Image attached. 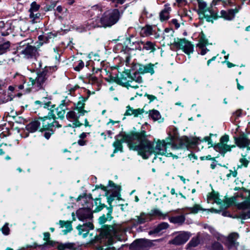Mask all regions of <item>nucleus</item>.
<instances>
[{
  "instance_id": "obj_1",
  "label": "nucleus",
  "mask_w": 250,
  "mask_h": 250,
  "mask_svg": "<svg viewBox=\"0 0 250 250\" xmlns=\"http://www.w3.org/2000/svg\"><path fill=\"white\" fill-rule=\"evenodd\" d=\"M173 132H169L170 141H158L155 146L154 143L148 141L145 131L131 134H119L114 143L115 147L114 153L118 151H122L123 143H126L131 149L137 150L138 154L143 158L147 159L152 153L172 156L173 152L176 149L187 147H195L200 142L197 138H193L190 140L187 137L184 139H177V130L174 127L170 128Z\"/></svg>"
},
{
  "instance_id": "obj_2",
  "label": "nucleus",
  "mask_w": 250,
  "mask_h": 250,
  "mask_svg": "<svg viewBox=\"0 0 250 250\" xmlns=\"http://www.w3.org/2000/svg\"><path fill=\"white\" fill-rule=\"evenodd\" d=\"M89 14L95 17L89 19L83 25L80 32H84L96 27H110L118 22L121 17V14L117 9H109L102 14V8L95 5L89 10Z\"/></svg>"
},
{
  "instance_id": "obj_3",
  "label": "nucleus",
  "mask_w": 250,
  "mask_h": 250,
  "mask_svg": "<svg viewBox=\"0 0 250 250\" xmlns=\"http://www.w3.org/2000/svg\"><path fill=\"white\" fill-rule=\"evenodd\" d=\"M51 68L45 67L44 69L38 74L36 79L29 78L27 81L23 77H21L22 84L16 85L19 89H25L26 91H30L31 89L35 90H39L42 88L44 83L47 82L51 73Z\"/></svg>"
},
{
  "instance_id": "obj_4",
  "label": "nucleus",
  "mask_w": 250,
  "mask_h": 250,
  "mask_svg": "<svg viewBox=\"0 0 250 250\" xmlns=\"http://www.w3.org/2000/svg\"><path fill=\"white\" fill-rule=\"evenodd\" d=\"M136 72L130 75L128 73L123 72L120 77L115 78V81L127 89L129 88L136 89L139 88V84L143 82L140 74H144L145 65H136Z\"/></svg>"
},
{
  "instance_id": "obj_5",
  "label": "nucleus",
  "mask_w": 250,
  "mask_h": 250,
  "mask_svg": "<svg viewBox=\"0 0 250 250\" xmlns=\"http://www.w3.org/2000/svg\"><path fill=\"white\" fill-rule=\"evenodd\" d=\"M21 54L23 55L24 57L27 59H35L38 63V66L35 64L34 68L39 69L41 67V62L36 60L37 57L39 56L38 49L34 46L26 43L25 41L20 42L18 48Z\"/></svg>"
},
{
  "instance_id": "obj_6",
  "label": "nucleus",
  "mask_w": 250,
  "mask_h": 250,
  "mask_svg": "<svg viewBox=\"0 0 250 250\" xmlns=\"http://www.w3.org/2000/svg\"><path fill=\"white\" fill-rule=\"evenodd\" d=\"M120 227L119 225H114L113 226H105L101 231L102 235L107 238L109 245H111L114 243V239L122 240L121 237V233H119Z\"/></svg>"
},
{
  "instance_id": "obj_7",
  "label": "nucleus",
  "mask_w": 250,
  "mask_h": 250,
  "mask_svg": "<svg viewBox=\"0 0 250 250\" xmlns=\"http://www.w3.org/2000/svg\"><path fill=\"white\" fill-rule=\"evenodd\" d=\"M100 187L104 191H106L105 195L108 196L107 201L109 204L114 200L115 197H118L119 195L120 187L115 185L111 181H109L107 187H105L102 185Z\"/></svg>"
},
{
  "instance_id": "obj_8",
  "label": "nucleus",
  "mask_w": 250,
  "mask_h": 250,
  "mask_svg": "<svg viewBox=\"0 0 250 250\" xmlns=\"http://www.w3.org/2000/svg\"><path fill=\"white\" fill-rule=\"evenodd\" d=\"M172 46L178 49H182L188 55L193 51V46L190 42L185 39H180L173 42Z\"/></svg>"
},
{
  "instance_id": "obj_9",
  "label": "nucleus",
  "mask_w": 250,
  "mask_h": 250,
  "mask_svg": "<svg viewBox=\"0 0 250 250\" xmlns=\"http://www.w3.org/2000/svg\"><path fill=\"white\" fill-rule=\"evenodd\" d=\"M229 140V136L227 135L223 136L220 140V142L214 146L215 150L222 154H225L227 152L230 151L231 147L235 146H230L227 144Z\"/></svg>"
},
{
  "instance_id": "obj_10",
  "label": "nucleus",
  "mask_w": 250,
  "mask_h": 250,
  "mask_svg": "<svg viewBox=\"0 0 250 250\" xmlns=\"http://www.w3.org/2000/svg\"><path fill=\"white\" fill-rule=\"evenodd\" d=\"M152 246L151 241L146 239L137 240L131 244V247L134 250H148Z\"/></svg>"
},
{
  "instance_id": "obj_11",
  "label": "nucleus",
  "mask_w": 250,
  "mask_h": 250,
  "mask_svg": "<svg viewBox=\"0 0 250 250\" xmlns=\"http://www.w3.org/2000/svg\"><path fill=\"white\" fill-rule=\"evenodd\" d=\"M78 218L83 222L92 221L93 214L88 208H79L76 212Z\"/></svg>"
},
{
  "instance_id": "obj_12",
  "label": "nucleus",
  "mask_w": 250,
  "mask_h": 250,
  "mask_svg": "<svg viewBox=\"0 0 250 250\" xmlns=\"http://www.w3.org/2000/svg\"><path fill=\"white\" fill-rule=\"evenodd\" d=\"M237 208L241 209L242 211L240 212L239 217L242 219L245 220L250 218V202L249 201H244V202L238 204Z\"/></svg>"
},
{
  "instance_id": "obj_13",
  "label": "nucleus",
  "mask_w": 250,
  "mask_h": 250,
  "mask_svg": "<svg viewBox=\"0 0 250 250\" xmlns=\"http://www.w3.org/2000/svg\"><path fill=\"white\" fill-rule=\"evenodd\" d=\"M241 9V5H237L235 8H230L227 10H221V17L226 20L232 21L235 17V15Z\"/></svg>"
},
{
  "instance_id": "obj_14",
  "label": "nucleus",
  "mask_w": 250,
  "mask_h": 250,
  "mask_svg": "<svg viewBox=\"0 0 250 250\" xmlns=\"http://www.w3.org/2000/svg\"><path fill=\"white\" fill-rule=\"evenodd\" d=\"M190 236L189 233L181 231L170 241V243L175 245H181L185 243Z\"/></svg>"
},
{
  "instance_id": "obj_15",
  "label": "nucleus",
  "mask_w": 250,
  "mask_h": 250,
  "mask_svg": "<svg viewBox=\"0 0 250 250\" xmlns=\"http://www.w3.org/2000/svg\"><path fill=\"white\" fill-rule=\"evenodd\" d=\"M93 229L94 226L92 221L86 222L83 225H79L77 227L79 235H82L83 238H85L87 236L89 230Z\"/></svg>"
},
{
  "instance_id": "obj_16",
  "label": "nucleus",
  "mask_w": 250,
  "mask_h": 250,
  "mask_svg": "<svg viewBox=\"0 0 250 250\" xmlns=\"http://www.w3.org/2000/svg\"><path fill=\"white\" fill-rule=\"evenodd\" d=\"M83 115L81 113L79 112L78 111H76V109H74V110L69 111L66 114V118L71 122H75L73 125V127H75L77 126H79L81 125V124L78 121V119L80 118L81 116Z\"/></svg>"
},
{
  "instance_id": "obj_17",
  "label": "nucleus",
  "mask_w": 250,
  "mask_h": 250,
  "mask_svg": "<svg viewBox=\"0 0 250 250\" xmlns=\"http://www.w3.org/2000/svg\"><path fill=\"white\" fill-rule=\"evenodd\" d=\"M84 91L87 94V96L86 97L82 96L80 98V100L77 103L75 108L76 111H79V112L81 113L83 115H84L86 112V111L83 109L85 104L84 102L88 99L90 95L91 94V92L90 90L84 89Z\"/></svg>"
},
{
  "instance_id": "obj_18",
  "label": "nucleus",
  "mask_w": 250,
  "mask_h": 250,
  "mask_svg": "<svg viewBox=\"0 0 250 250\" xmlns=\"http://www.w3.org/2000/svg\"><path fill=\"white\" fill-rule=\"evenodd\" d=\"M238 237V234L235 232L231 233L229 235L226 242V245L229 249L236 248L238 246V243L236 240Z\"/></svg>"
},
{
  "instance_id": "obj_19",
  "label": "nucleus",
  "mask_w": 250,
  "mask_h": 250,
  "mask_svg": "<svg viewBox=\"0 0 250 250\" xmlns=\"http://www.w3.org/2000/svg\"><path fill=\"white\" fill-rule=\"evenodd\" d=\"M138 44L139 47L137 48L140 50L146 49L153 52L155 50V43L150 41H147L146 42H141L138 43Z\"/></svg>"
},
{
  "instance_id": "obj_20",
  "label": "nucleus",
  "mask_w": 250,
  "mask_h": 250,
  "mask_svg": "<svg viewBox=\"0 0 250 250\" xmlns=\"http://www.w3.org/2000/svg\"><path fill=\"white\" fill-rule=\"evenodd\" d=\"M200 15H202L208 21H212L217 18L216 13L211 8L205 10Z\"/></svg>"
},
{
  "instance_id": "obj_21",
  "label": "nucleus",
  "mask_w": 250,
  "mask_h": 250,
  "mask_svg": "<svg viewBox=\"0 0 250 250\" xmlns=\"http://www.w3.org/2000/svg\"><path fill=\"white\" fill-rule=\"evenodd\" d=\"M151 221L153 220V217L155 216L158 217L159 219H165L167 216H168V213H163L161 210L158 209L154 208L152 209L149 212Z\"/></svg>"
},
{
  "instance_id": "obj_22",
  "label": "nucleus",
  "mask_w": 250,
  "mask_h": 250,
  "mask_svg": "<svg viewBox=\"0 0 250 250\" xmlns=\"http://www.w3.org/2000/svg\"><path fill=\"white\" fill-rule=\"evenodd\" d=\"M235 143L239 147H247L250 144V141L248 138L244 136H241L235 138Z\"/></svg>"
},
{
  "instance_id": "obj_23",
  "label": "nucleus",
  "mask_w": 250,
  "mask_h": 250,
  "mask_svg": "<svg viewBox=\"0 0 250 250\" xmlns=\"http://www.w3.org/2000/svg\"><path fill=\"white\" fill-rule=\"evenodd\" d=\"M169 225L167 223L163 222L159 224L153 230H150L148 232L149 235L154 234H157L160 232L162 230L167 229Z\"/></svg>"
},
{
  "instance_id": "obj_24",
  "label": "nucleus",
  "mask_w": 250,
  "mask_h": 250,
  "mask_svg": "<svg viewBox=\"0 0 250 250\" xmlns=\"http://www.w3.org/2000/svg\"><path fill=\"white\" fill-rule=\"evenodd\" d=\"M208 42L205 40H201L197 44V47L199 48V51L202 55H204L208 51L206 47Z\"/></svg>"
},
{
  "instance_id": "obj_25",
  "label": "nucleus",
  "mask_w": 250,
  "mask_h": 250,
  "mask_svg": "<svg viewBox=\"0 0 250 250\" xmlns=\"http://www.w3.org/2000/svg\"><path fill=\"white\" fill-rule=\"evenodd\" d=\"M51 98L50 96L43 97L41 100L36 101L35 102L36 104H41L43 105L44 108L48 107L51 104Z\"/></svg>"
},
{
  "instance_id": "obj_26",
  "label": "nucleus",
  "mask_w": 250,
  "mask_h": 250,
  "mask_svg": "<svg viewBox=\"0 0 250 250\" xmlns=\"http://www.w3.org/2000/svg\"><path fill=\"white\" fill-rule=\"evenodd\" d=\"M185 220V216L184 215L170 217L169 218V221L170 223L178 225H182L183 224Z\"/></svg>"
},
{
  "instance_id": "obj_27",
  "label": "nucleus",
  "mask_w": 250,
  "mask_h": 250,
  "mask_svg": "<svg viewBox=\"0 0 250 250\" xmlns=\"http://www.w3.org/2000/svg\"><path fill=\"white\" fill-rule=\"evenodd\" d=\"M40 125L41 123L39 121H34L28 124L26 126V128L30 132H34L37 130Z\"/></svg>"
},
{
  "instance_id": "obj_28",
  "label": "nucleus",
  "mask_w": 250,
  "mask_h": 250,
  "mask_svg": "<svg viewBox=\"0 0 250 250\" xmlns=\"http://www.w3.org/2000/svg\"><path fill=\"white\" fill-rule=\"evenodd\" d=\"M171 10V8L169 5L166 4L165 8L160 13V18L161 21H166L169 18V13Z\"/></svg>"
},
{
  "instance_id": "obj_29",
  "label": "nucleus",
  "mask_w": 250,
  "mask_h": 250,
  "mask_svg": "<svg viewBox=\"0 0 250 250\" xmlns=\"http://www.w3.org/2000/svg\"><path fill=\"white\" fill-rule=\"evenodd\" d=\"M59 224L61 228L65 227V229L62 230L63 234H66L68 232H70L72 229V227L71 223L70 221L64 222L63 221L60 220L59 221Z\"/></svg>"
},
{
  "instance_id": "obj_30",
  "label": "nucleus",
  "mask_w": 250,
  "mask_h": 250,
  "mask_svg": "<svg viewBox=\"0 0 250 250\" xmlns=\"http://www.w3.org/2000/svg\"><path fill=\"white\" fill-rule=\"evenodd\" d=\"M151 219L150 215L148 213H145L142 212L140 214V215L137 216V223L139 224H142L146 223V222L150 221Z\"/></svg>"
},
{
  "instance_id": "obj_31",
  "label": "nucleus",
  "mask_w": 250,
  "mask_h": 250,
  "mask_svg": "<svg viewBox=\"0 0 250 250\" xmlns=\"http://www.w3.org/2000/svg\"><path fill=\"white\" fill-rule=\"evenodd\" d=\"M42 125L44 129H49L51 128V125L52 124L53 118H51L48 117H44L42 118Z\"/></svg>"
},
{
  "instance_id": "obj_32",
  "label": "nucleus",
  "mask_w": 250,
  "mask_h": 250,
  "mask_svg": "<svg viewBox=\"0 0 250 250\" xmlns=\"http://www.w3.org/2000/svg\"><path fill=\"white\" fill-rule=\"evenodd\" d=\"M200 239L198 237H193L187 245L188 249L189 250H192L193 249L197 247L200 243Z\"/></svg>"
},
{
  "instance_id": "obj_33",
  "label": "nucleus",
  "mask_w": 250,
  "mask_h": 250,
  "mask_svg": "<svg viewBox=\"0 0 250 250\" xmlns=\"http://www.w3.org/2000/svg\"><path fill=\"white\" fill-rule=\"evenodd\" d=\"M108 213H107L106 216L104 215L101 216L99 219V222L101 224H103L107 220H110L111 219V214L112 213V210L111 208H108Z\"/></svg>"
},
{
  "instance_id": "obj_34",
  "label": "nucleus",
  "mask_w": 250,
  "mask_h": 250,
  "mask_svg": "<svg viewBox=\"0 0 250 250\" xmlns=\"http://www.w3.org/2000/svg\"><path fill=\"white\" fill-rule=\"evenodd\" d=\"M104 205L101 204V201L99 199H96L94 202V205L92 206V209L95 212H98L101 210L104 207Z\"/></svg>"
},
{
  "instance_id": "obj_35",
  "label": "nucleus",
  "mask_w": 250,
  "mask_h": 250,
  "mask_svg": "<svg viewBox=\"0 0 250 250\" xmlns=\"http://www.w3.org/2000/svg\"><path fill=\"white\" fill-rule=\"evenodd\" d=\"M149 116L153 121H158L161 119V116L160 112L156 110H152L149 111Z\"/></svg>"
},
{
  "instance_id": "obj_36",
  "label": "nucleus",
  "mask_w": 250,
  "mask_h": 250,
  "mask_svg": "<svg viewBox=\"0 0 250 250\" xmlns=\"http://www.w3.org/2000/svg\"><path fill=\"white\" fill-rule=\"evenodd\" d=\"M74 244L71 243H66L64 244H60L58 246L59 250H66L72 249L74 248Z\"/></svg>"
},
{
  "instance_id": "obj_37",
  "label": "nucleus",
  "mask_w": 250,
  "mask_h": 250,
  "mask_svg": "<svg viewBox=\"0 0 250 250\" xmlns=\"http://www.w3.org/2000/svg\"><path fill=\"white\" fill-rule=\"evenodd\" d=\"M196 1H197L198 5V14L200 15V13L206 10L205 9L207 7V4L205 1L202 0H196Z\"/></svg>"
},
{
  "instance_id": "obj_38",
  "label": "nucleus",
  "mask_w": 250,
  "mask_h": 250,
  "mask_svg": "<svg viewBox=\"0 0 250 250\" xmlns=\"http://www.w3.org/2000/svg\"><path fill=\"white\" fill-rule=\"evenodd\" d=\"M66 109H67V107L64 103L60 104L59 107L57 108L58 115L60 117H64Z\"/></svg>"
},
{
  "instance_id": "obj_39",
  "label": "nucleus",
  "mask_w": 250,
  "mask_h": 250,
  "mask_svg": "<svg viewBox=\"0 0 250 250\" xmlns=\"http://www.w3.org/2000/svg\"><path fill=\"white\" fill-rule=\"evenodd\" d=\"M29 18L32 19V22H37L40 19L41 14L38 12H29Z\"/></svg>"
},
{
  "instance_id": "obj_40",
  "label": "nucleus",
  "mask_w": 250,
  "mask_h": 250,
  "mask_svg": "<svg viewBox=\"0 0 250 250\" xmlns=\"http://www.w3.org/2000/svg\"><path fill=\"white\" fill-rule=\"evenodd\" d=\"M10 47L9 42H7L0 44V55L5 53Z\"/></svg>"
},
{
  "instance_id": "obj_41",
  "label": "nucleus",
  "mask_w": 250,
  "mask_h": 250,
  "mask_svg": "<svg viewBox=\"0 0 250 250\" xmlns=\"http://www.w3.org/2000/svg\"><path fill=\"white\" fill-rule=\"evenodd\" d=\"M188 209L190 211V213H197L200 210H205L202 208L199 205H195L193 207L188 208Z\"/></svg>"
},
{
  "instance_id": "obj_42",
  "label": "nucleus",
  "mask_w": 250,
  "mask_h": 250,
  "mask_svg": "<svg viewBox=\"0 0 250 250\" xmlns=\"http://www.w3.org/2000/svg\"><path fill=\"white\" fill-rule=\"evenodd\" d=\"M40 8V5L37 4L36 2L34 1L30 5V8L29 10V12H38Z\"/></svg>"
},
{
  "instance_id": "obj_43",
  "label": "nucleus",
  "mask_w": 250,
  "mask_h": 250,
  "mask_svg": "<svg viewBox=\"0 0 250 250\" xmlns=\"http://www.w3.org/2000/svg\"><path fill=\"white\" fill-rule=\"evenodd\" d=\"M45 41L44 42H48L49 40L51 39H54L57 35V33L56 32H50L45 34Z\"/></svg>"
},
{
  "instance_id": "obj_44",
  "label": "nucleus",
  "mask_w": 250,
  "mask_h": 250,
  "mask_svg": "<svg viewBox=\"0 0 250 250\" xmlns=\"http://www.w3.org/2000/svg\"><path fill=\"white\" fill-rule=\"evenodd\" d=\"M88 83L91 84H97L99 83L98 78L93 75H90L88 78Z\"/></svg>"
},
{
  "instance_id": "obj_45",
  "label": "nucleus",
  "mask_w": 250,
  "mask_h": 250,
  "mask_svg": "<svg viewBox=\"0 0 250 250\" xmlns=\"http://www.w3.org/2000/svg\"><path fill=\"white\" fill-rule=\"evenodd\" d=\"M154 65L148 64L145 65L144 73H150L151 74L154 73L153 70Z\"/></svg>"
},
{
  "instance_id": "obj_46",
  "label": "nucleus",
  "mask_w": 250,
  "mask_h": 250,
  "mask_svg": "<svg viewBox=\"0 0 250 250\" xmlns=\"http://www.w3.org/2000/svg\"><path fill=\"white\" fill-rule=\"evenodd\" d=\"M145 36H149L152 34V28L150 26H147L142 29Z\"/></svg>"
},
{
  "instance_id": "obj_47",
  "label": "nucleus",
  "mask_w": 250,
  "mask_h": 250,
  "mask_svg": "<svg viewBox=\"0 0 250 250\" xmlns=\"http://www.w3.org/2000/svg\"><path fill=\"white\" fill-rule=\"evenodd\" d=\"M211 250H223V247L219 242H215L212 244Z\"/></svg>"
},
{
  "instance_id": "obj_48",
  "label": "nucleus",
  "mask_w": 250,
  "mask_h": 250,
  "mask_svg": "<svg viewBox=\"0 0 250 250\" xmlns=\"http://www.w3.org/2000/svg\"><path fill=\"white\" fill-rule=\"evenodd\" d=\"M144 112L143 109H135L133 110L132 115H133L134 117H138L139 115H141Z\"/></svg>"
},
{
  "instance_id": "obj_49",
  "label": "nucleus",
  "mask_w": 250,
  "mask_h": 250,
  "mask_svg": "<svg viewBox=\"0 0 250 250\" xmlns=\"http://www.w3.org/2000/svg\"><path fill=\"white\" fill-rule=\"evenodd\" d=\"M84 64L83 61L79 60L78 62L77 65L74 67V69L76 71H79L84 67Z\"/></svg>"
},
{
  "instance_id": "obj_50",
  "label": "nucleus",
  "mask_w": 250,
  "mask_h": 250,
  "mask_svg": "<svg viewBox=\"0 0 250 250\" xmlns=\"http://www.w3.org/2000/svg\"><path fill=\"white\" fill-rule=\"evenodd\" d=\"M234 0H226L225 2H223V6H235V7L237 5L234 2Z\"/></svg>"
},
{
  "instance_id": "obj_51",
  "label": "nucleus",
  "mask_w": 250,
  "mask_h": 250,
  "mask_svg": "<svg viewBox=\"0 0 250 250\" xmlns=\"http://www.w3.org/2000/svg\"><path fill=\"white\" fill-rule=\"evenodd\" d=\"M43 235H44V240L47 241V244L50 245H53V242L48 240L49 239V237H50V233L49 232H45V233H44Z\"/></svg>"
},
{
  "instance_id": "obj_52",
  "label": "nucleus",
  "mask_w": 250,
  "mask_h": 250,
  "mask_svg": "<svg viewBox=\"0 0 250 250\" xmlns=\"http://www.w3.org/2000/svg\"><path fill=\"white\" fill-rule=\"evenodd\" d=\"M2 233L5 235H8L9 234V229L7 224L4 225V226L2 228Z\"/></svg>"
},
{
  "instance_id": "obj_53",
  "label": "nucleus",
  "mask_w": 250,
  "mask_h": 250,
  "mask_svg": "<svg viewBox=\"0 0 250 250\" xmlns=\"http://www.w3.org/2000/svg\"><path fill=\"white\" fill-rule=\"evenodd\" d=\"M111 2L114 4L115 7H117L119 4H123L125 0H111Z\"/></svg>"
},
{
  "instance_id": "obj_54",
  "label": "nucleus",
  "mask_w": 250,
  "mask_h": 250,
  "mask_svg": "<svg viewBox=\"0 0 250 250\" xmlns=\"http://www.w3.org/2000/svg\"><path fill=\"white\" fill-rule=\"evenodd\" d=\"M240 162L241 163L242 166H244L245 167H247L249 162L246 158H242L240 159Z\"/></svg>"
},
{
  "instance_id": "obj_55",
  "label": "nucleus",
  "mask_w": 250,
  "mask_h": 250,
  "mask_svg": "<svg viewBox=\"0 0 250 250\" xmlns=\"http://www.w3.org/2000/svg\"><path fill=\"white\" fill-rule=\"evenodd\" d=\"M126 108H127V110H126L125 115H126V116L132 115L134 109L130 107L129 106H127Z\"/></svg>"
},
{
  "instance_id": "obj_56",
  "label": "nucleus",
  "mask_w": 250,
  "mask_h": 250,
  "mask_svg": "<svg viewBox=\"0 0 250 250\" xmlns=\"http://www.w3.org/2000/svg\"><path fill=\"white\" fill-rule=\"evenodd\" d=\"M38 39H39V40L41 42L40 43L41 44V45H42L43 43H46L45 42H44V41H45V35L39 36L38 37Z\"/></svg>"
},
{
  "instance_id": "obj_57",
  "label": "nucleus",
  "mask_w": 250,
  "mask_h": 250,
  "mask_svg": "<svg viewBox=\"0 0 250 250\" xmlns=\"http://www.w3.org/2000/svg\"><path fill=\"white\" fill-rule=\"evenodd\" d=\"M223 2H225V0H213L212 4L213 5H216L219 4H221L223 5Z\"/></svg>"
},
{
  "instance_id": "obj_58",
  "label": "nucleus",
  "mask_w": 250,
  "mask_h": 250,
  "mask_svg": "<svg viewBox=\"0 0 250 250\" xmlns=\"http://www.w3.org/2000/svg\"><path fill=\"white\" fill-rule=\"evenodd\" d=\"M171 23L175 26L176 29H178L180 27V24L178 23V21L176 19H172L171 21Z\"/></svg>"
},
{
  "instance_id": "obj_59",
  "label": "nucleus",
  "mask_w": 250,
  "mask_h": 250,
  "mask_svg": "<svg viewBox=\"0 0 250 250\" xmlns=\"http://www.w3.org/2000/svg\"><path fill=\"white\" fill-rule=\"evenodd\" d=\"M60 127L61 126V125H59V123L55 121V119L54 118H53V121H52V124L51 125V127Z\"/></svg>"
},
{
  "instance_id": "obj_60",
  "label": "nucleus",
  "mask_w": 250,
  "mask_h": 250,
  "mask_svg": "<svg viewBox=\"0 0 250 250\" xmlns=\"http://www.w3.org/2000/svg\"><path fill=\"white\" fill-rule=\"evenodd\" d=\"M237 174V173L236 171L230 170L229 173L227 174V177H229L232 176L233 177H236Z\"/></svg>"
},
{
  "instance_id": "obj_61",
  "label": "nucleus",
  "mask_w": 250,
  "mask_h": 250,
  "mask_svg": "<svg viewBox=\"0 0 250 250\" xmlns=\"http://www.w3.org/2000/svg\"><path fill=\"white\" fill-rule=\"evenodd\" d=\"M145 96H146L147 98L150 101H153V100H154L155 99H156V97L152 95H149V94H145Z\"/></svg>"
},
{
  "instance_id": "obj_62",
  "label": "nucleus",
  "mask_w": 250,
  "mask_h": 250,
  "mask_svg": "<svg viewBox=\"0 0 250 250\" xmlns=\"http://www.w3.org/2000/svg\"><path fill=\"white\" fill-rule=\"evenodd\" d=\"M78 144L81 146H84L86 144L85 141L84 139H80L78 141Z\"/></svg>"
},
{
  "instance_id": "obj_63",
  "label": "nucleus",
  "mask_w": 250,
  "mask_h": 250,
  "mask_svg": "<svg viewBox=\"0 0 250 250\" xmlns=\"http://www.w3.org/2000/svg\"><path fill=\"white\" fill-rule=\"evenodd\" d=\"M51 135V133L49 131L45 132L43 134L44 137L47 139H49L50 138Z\"/></svg>"
},
{
  "instance_id": "obj_64",
  "label": "nucleus",
  "mask_w": 250,
  "mask_h": 250,
  "mask_svg": "<svg viewBox=\"0 0 250 250\" xmlns=\"http://www.w3.org/2000/svg\"><path fill=\"white\" fill-rule=\"evenodd\" d=\"M242 114V111L241 110H238L236 111L235 113H233V115L236 117H239L241 116Z\"/></svg>"
}]
</instances>
